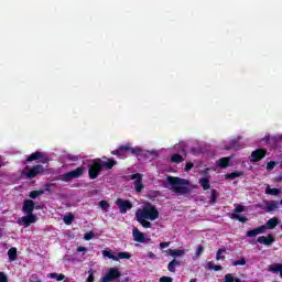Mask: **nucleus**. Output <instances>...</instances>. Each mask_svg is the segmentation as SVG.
Segmentation results:
<instances>
[{
    "instance_id": "6e6552de",
    "label": "nucleus",
    "mask_w": 282,
    "mask_h": 282,
    "mask_svg": "<svg viewBox=\"0 0 282 282\" xmlns=\"http://www.w3.org/2000/svg\"><path fill=\"white\" fill-rule=\"evenodd\" d=\"M121 276H122V273L120 272V270H118V268H110L108 272L105 274V276L101 278V282L116 281Z\"/></svg>"
},
{
    "instance_id": "09e8293b",
    "label": "nucleus",
    "mask_w": 282,
    "mask_h": 282,
    "mask_svg": "<svg viewBox=\"0 0 282 282\" xmlns=\"http://www.w3.org/2000/svg\"><path fill=\"white\" fill-rule=\"evenodd\" d=\"M0 282H8V275L3 272H0Z\"/></svg>"
},
{
    "instance_id": "393cba45",
    "label": "nucleus",
    "mask_w": 282,
    "mask_h": 282,
    "mask_svg": "<svg viewBox=\"0 0 282 282\" xmlns=\"http://www.w3.org/2000/svg\"><path fill=\"white\" fill-rule=\"evenodd\" d=\"M279 208V203L272 200L267 203V213H272L273 210H276Z\"/></svg>"
},
{
    "instance_id": "49530a36",
    "label": "nucleus",
    "mask_w": 282,
    "mask_h": 282,
    "mask_svg": "<svg viewBox=\"0 0 282 282\" xmlns=\"http://www.w3.org/2000/svg\"><path fill=\"white\" fill-rule=\"evenodd\" d=\"M194 166H195V164H193L192 162H187V163L185 164L184 171H185L186 173H188V171H191Z\"/></svg>"
},
{
    "instance_id": "9d476101",
    "label": "nucleus",
    "mask_w": 282,
    "mask_h": 282,
    "mask_svg": "<svg viewBox=\"0 0 282 282\" xmlns=\"http://www.w3.org/2000/svg\"><path fill=\"white\" fill-rule=\"evenodd\" d=\"M265 155H268L267 149H257L253 152H251L249 160L250 162H261V160H263Z\"/></svg>"
},
{
    "instance_id": "f704fd0d",
    "label": "nucleus",
    "mask_w": 282,
    "mask_h": 282,
    "mask_svg": "<svg viewBox=\"0 0 282 282\" xmlns=\"http://www.w3.org/2000/svg\"><path fill=\"white\" fill-rule=\"evenodd\" d=\"M101 252L104 257H107L108 259H112V261H118V258H116L117 256L112 254L111 251L102 250Z\"/></svg>"
},
{
    "instance_id": "bb28decb",
    "label": "nucleus",
    "mask_w": 282,
    "mask_h": 282,
    "mask_svg": "<svg viewBox=\"0 0 282 282\" xmlns=\"http://www.w3.org/2000/svg\"><path fill=\"white\" fill-rule=\"evenodd\" d=\"M9 261H17V248L12 247L8 251Z\"/></svg>"
},
{
    "instance_id": "a211bd4d",
    "label": "nucleus",
    "mask_w": 282,
    "mask_h": 282,
    "mask_svg": "<svg viewBox=\"0 0 282 282\" xmlns=\"http://www.w3.org/2000/svg\"><path fill=\"white\" fill-rule=\"evenodd\" d=\"M279 226V218L273 217L267 221L265 230H274Z\"/></svg>"
},
{
    "instance_id": "f8f14e48",
    "label": "nucleus",
    "mask_w": 282,
    "mask_h": 282,
    "mask_svg": "<svg viewBox=\"0 0 282 282\" xmlns=\"http://www.w3.org/2000/svg\"><path fill=\"white\" fill-rule=\"evenodd\" d=\"M18 224H23L25 228H30L32 224H36V215L34 214H26L21 219L18 220Z\"/></svg>"
},
{
    "instance_id": "39448f33",
    "label": "nucleus",
    "mask_w": 282,
    "mask_h": 282,
    "mask_svg": "<svg viewBox=\"0 0 282 282\" xmlns=\"http://www.w3.org/2000/svg\"><path fill=\"white\" fill-rule=\"evenodd\" d=\"M43 173H45V167H43V165H41V164H36L33 167L26 166L23 171V174L29 180H34V177H36V175H43Z\"/></svg>"
},
{
    "instance_id": "6ab92c4d",
    "label": "nucleus",
    "mask_w": 282,
    "mask_h": 282,
    "mask_svg": "<svg viewBox=\"0 0 282 282\" xmlns=\"http://www.w3.org/2000/svg\"><path fill=\"white\" fill-rule=\"evenodd\" d=\"M269 272H272L273 274H279L282 278V263H275L269 265Z\"/></svg>"
},
{
    "instance_id": "c756f323",
    "label": "nucleus",
    "mask_w": 282,
    "mask_h": 282,
    "mask_svg": "<svg viewBox=\"0 0 282 282\" xmlns=\"http://www.w3.org/2000/svg\"><path fill=\"white\" fill-rule=\"evenodd\" d=\"M207 268H208V270H215V272H219V271L224 270V267L214 264L213 261H209L207 263Z\"/></svg>"
},
{
    "instance_id": "412c9836",
    "label": "nucleus",
    "mask_w": 282,
    "mask_h": 282,
    "mask_svg": "<svg viewBox=\"0 0 282 282\" xmlns=\"http://www.w3.org/2000/svg\"><path fill=\"white\" fill-rule=\"evenodd\" d=\"M225 151H230V149H241L239 145V141L237 139H232L229 141L228 145H225Z\"/></svg>"
},
{
    "instance_id": "e433bc0d",
    "label": "nucleus",
    "mask_w": 282,
    "mask_h": 282,
    "mask_svg": "<svg viewBox=\"0 0 282 282\" xmlns=\"http://www.w3.org/2000/svg\"><path fill=\"white\" fill-rule=\"evenodd\" d=\"M116 259H118V261H120V259H131V254L127 251L124 252H119L117 256H116Z\"/></svg>"
},
{
    "instance_id": "f03ea898",
    "label": "nucleus",
    "mask_w": 282,
    "mask_h": 282,
    "mask_svg": "<svg viewBox=\"0 0 282 282\" xmlns=\"http://www.w3.org/2000/svg\"><path fill=\"white\" fill-rule=\"evenodd\" d=\"M102 160L98 159L88 165V176L90 180H97L98 175L102 173V169H108L111 171V169L118 164V161L113 159H107V156H102Z\"/></svg>"
},
{
    "instance_id": "473e14b6",
    "label": "nucleus",
    "mask_w": 282,
    "mask_h": 282,
    "mask_svg": "<svg viewBox=\"0 0 282 282\" xmlns=\"http://www.w3.org/2000/svg\"><path fill=\"white\" fill-rule=\"evenodd\" d=\"M99 206H100L101 210H104V213H109V208H110L109 202L100 200Z\"/></svg>"
},
{
    "instance_id": "37998d69",
    "label": "nucleus",
    "mask_w": 282,
    "mask_h": 282,
    "mask_svg": "<svg viewBox=\"0 0 282 282\" xmlns=\"http://www.w3.org/2000/svg\"><path fill=\"white\" fill-rule=\"evenodd\" d=\"M88 278H87V282H94L95 281V278H94V270L93 269H89L88 270Z\"/></svg>"
},
{
    "instance_id": "ea45409f",
    "label": "nucleus",
    "mask_w": 282,
    "mask_h": 282,
    "mask_svg": "<svg viewBox=\"0 0 282 282\" xmlns=\"http://www.w3.org/2000/svg\"><path fill=\"white\" fill-rule=\"evenodd\" d=\"M232 265L234 267H237V265H246V258H240L239 260H236L232 262Z\"/></svg>"
},
{
    "instance_id": "5701e85b",
    "label": "nucleus",
    "mask_w": 282,
    "mask_h": 282,
    "mask_svg": "<svg viewBox=\"0 0 282 282\" xmlns=\"http://www.w3.org/2000/svg\"><path fill=\"white\" fill-rule=\"evenodd\" d=\"M199 184L203 187V191H208L210 188V180L203 177L199 180Z\"/></svg>"
},
{
    "instance_id": "603ef678",
    "label": "nucleus",
    "mask_w": 282,
    "mask_h": 282,
    "mask_svg": "<svg viewBox=\"0 0 282 282\" xmlns=\"http://www.w3.org/2000/svg\"><path fill=\"white\" fill-rule=\"evenodd\" d=\"M234 282H241V279L236 278V280Z\"/></svg>"
},
{
    "instance_id": "7ed1b4c3",
    "label": "nucleus",
    "mask_w": 282,
    "mask_h": 282,
    "mask_svg": "<svg viewBox=\"0 0 282 282\" xmlns=\"http://www.w3.org/2000/svg\"><path fill=\"white\" fill-rule=\"evenodd\" d=\"M167 186L172 193H176L177 195H188L191 193V188L188 187V180L175 177V176H167Z\"/></svg>"
},
{
    "instance_id": "1a4fd4ad",
    "label": "nucleus",
    "mask_w": 282,
    "mask_h": 282,
    "mask_svg": "<svg viewBox=\"0 0 282 282\" xmlns=\"http://www.w3.org/2000/svg\"><path fill=\"white\" fill-rule=\"evenodd\" d=\"M35 160H40L42 164H47V162H50V159H47L45 154L39 151L33 152L31 155L26 156L25 162H35Z\"/></svg>"
},
{
    "instance_id": "423d86ee",
    "label": "nucleus",
    "mask_w": 282,
    "mask_h": 282,
    "mask_svg": "<svg viewBox=\"0 0 282 282\" xmlns=\"http://www.w3.org/2000/svg\"><path fill=\"white\" fill-rule=\"evenodd\" d=\"M85 174V166L76 167L75 170L67 172L62 175V182H70L72 180H77Z\"/></svg>"
},
{
    "instance_id": "7c9ffc66",
    "label": "nucleus",
    "mask_w": 282,
    "mask_h": 282,
    "mask_svg": "<svg viewBox=\"0 0 282 282\" xmlns=\"http://www.w3.org/2000/svg\"><path fill=\"white\" fill-rule=\"evenodd\" d=\"M50 279H55L56 281H65V274L63 273H50L48 274Z\"/></svg>"
},
{
    "instance_id": "20e7f679",
    "label": "nucleus",
    "mask_w": 282,
    "mask_h": 282,
    "mask_svg": "<svg viewBox=\"0 0 282 282\" xmlns=\"http://www.w3.org/2000/svg\"><path fill=\"white\" fill-rule=\"evenodd\" d=\"M140 155L142 153V149L140 147H131V143H127L123 145H120L117 150L111 151V155H117V158H127V155Z\"/></svg>"
},
{
    "instance_id": "aec40b11",
    "label": "nucleus",
    "mask_w": 282,
    "mask_h": 282,
    "mask_svg": "<svg viewBox=\"0 0 282 282\" xmlns=\"http://www.w3.org/2000/svg\"><path fill=\"white\" fill-rule=\"evenodd\" d=\"M170 257H184L186 251L184 249H169Z\"/></svg>"
},
{
    "instance_id": "ddd939ff",
    "label": "nucleus",
    "mask_w": 282,
    "mask_h": 282,
    "mask_svg": "<svg viewBox=\"0 0 282 282\" xmlns=\"http://www.w3.org/2000/svg\"><path fill=\"white\" fill-rule=\"evenodd\" d=\"M34 200L25 199L22 206V213H25V215H32L34 213Z\"/></svg>"
},
{
    "instance_id": "a18cd8bd",
    "label": "nucleus",
    "mask_w": 282,
    "mask_h": 282,
    "mask_svg": "<svg viewBox=\"0 0 282 282\" xmlns=\"http://www.w3.org/2000/svg\"><path fill=\"white\" fill-rule=\"evenodd\" d=\"M243 210H246V206L243 205H237L234 209L235 213H243Z\"/></svg>"
},
{
    "instance_id": "4d7b16f0",
    "label": "nucleus",
    "mask_w": 282,
    "mask_h": 282,
    "mask_svg": "<svg viewBox=\"0 0 282 282\" xmlns=\"http://www.w3.org/2000/svg\"><path fill=\"white\" fill-rule=\"evenodd\" d=\"M47 187H50V184H46Z\"/></svg>"
},
{
    "instance_id": "2eb2a0df",
    "label": "nucleus",
    "mask_w": 282,
    "mask_h": 282,
    "mask_svg": "<svg viewBox=\"0 0 282 282\" xmlns=\"http://www.w3.org/2000/svg\"><path fill=\"white\" fill-rule=\"evenodd\" d=\"M132 235H133L134 241H137L138 243H144V241H147L144 234L142 231H139L138 228H134L132 230Z\"/></svg>"
},
{
    "instance_id": "8fccbe9b",
    "label": "nucleus",
    "mask_w": 282,
    "mask_h": 282,
    "mask_svg": "<svg viewBox=\"0 0 282 282\" xmlns=\"http://www.w3.org/2000/svg\"><path fill=\"white\" fill-rule=\"evenodd\" d=\"M170 245H171V242H161L160 243V249L164 250L165 248H169Z\"/></svg>"
},
{
    "instance_id": "de8ad7c7",
    "label": "nucleus",
    "mask_w": 282,
    "mask_h": 282,
    "mask_svg": "<svg viewBox=\"0 0 282 282\" xmlns=\"http://www.w3.org/2000/svg\"><path fill=\"white\" fill-rule=\"evenodd\" d=\"M159 282H173V278H171V276H162V278H160Z\"/></svg>"
},
{
    "instance_id": "9b49d317",
    "label": "nucleus",
    "mask_w": 282,
    "mask_h": 282,
    "mask_svg": "<svg viewBox=\"0 0 282 282\" xmlns=\"http://www.w3.org/2000/svg\"><path fill=\"white\" fill-rule=\"evenodd\" d=\"M142 177H143V175L140 173H135L130 176V180H135L134 181V191L137 193H141L142 191H144V183H142Z\"/></svg>"
},
{
    "instance_id": "58836bf2",
    "label": "nucleus",
    "mask_w": 282,
    "mask_h": 282,
    "mask_svg": "<svg viewBox=\"0 0 282 282\" xmlns=\"http://www.w3.org/2000/svg\"><path fill=\"white\" fill-rule=\"evenodd\" d=\"M202 254H204V246H198L195 252V257L196 259H199V257H202Z\"/></svg>"
},
{
    "instance_id": "cd10ccee",
    "label": "nucleus",
    "mask_w": 282,
    "mask_h": 282,
    "mask_svg": "<svg viewBox=\"0 0 282 282\" xmlns=\"http://www.w3.org/2000/svg\"><path fill=\"white\" fill-rule=\"evenodd\" d=\"M45 193V191L40 189V191H32L29 193V197L31 199H36V197H41V195H43Z\"/></svg>"
},
{
    "instance_id": "4468645a",
    "label": "nucleus",
    "mask_w": 282,
    "mask_h": 282,
    "mask_svg": "<svg viewBox=\"0 0 282 282\" xmlns=\"http://www.w3.org/2000/svg\"><path fill=\"white\" fill-rule=\"evenodd\" d=\"M257 242L262 246H272V243H274V236H272V234H269L268 237L260 236L258 237Z\"/></svg>"
},
{
    "instance_id": "4c0bfd02",
    "label": "nucleus",
    "mask_w": 282,
    "mask_h": 282,
    "mask_svg": "<svg viewBox=\"0 0 282 282\" xmlns=\"http://www.w3.org/2000/svg\"><path fill=\"white\" fill-rule=\"evenodd\" d=\"M73 221H74V215L73 214L64 217V223L66 224V226L72 225Z\"/></svg>"
},
{
    "instance_id": "6e6d98bb",
    "label": "nucleus",
    "mask_w": 282,
    "mask_h": 282,
    "mask_svg": "<svg viewBox=\"0 0 282 282\" xmlns=\"http://www.w3.org/2000/svg\"><path fill=\"white\" fill-rule=\"evenodd\" d=\"M36 282H43V281H41V280H36Z\"/></svg>"
},
{
    "instance_id": "72a5a7b5",
    "label": "nucleus",
    "mask_w": 282,
    "mask_h": 282,
    "mask_svg": "<svg viewBox=\"0 0 282 282\" xmlns=\"http://www.w3.org/2000/svg\"><path fill=\"white\" fill-rule=\"evenodd\" d=\"M231 219H237L241 224H246V221H248V218H246L245 216H241L239 214H231Z\"/></svg>"
},
{
    "instance_id": "3c124183",
    "label": "nucleus",
    "mask_w": 282,
    "mask_h": 282,
    "mask_svg": "<svg viewBox=\"0 0 282 282\" xmlns=\"http://www.w3.org/2000/svg\"><path fill=\"white\" fill-rule=\"evenodd\" d=\"M77 252H84V254H85V253H87V248L86 247H78Z\"/></svg>"
},
{
    "instance_id": "c03bdc74",
    "label": "nucleus",
    "mask_w": 282,
    "mask_h": 282,
    "mask_svg": "<svg viewBox=\"0 0 282 282\" xmlns=\"http://www.w3.org/2000/svg\"><path fill=\"white\" fill-rule=\"evenodd\" d=\"M235 276H232V274L231 273H227L226 275H225V282H235Z\"/></svg>"
},
{
    "instance_id": "79ce46f5",
    "label": "nucleus",
    "mask_w": 282,
    "mask_h": 282,
    "mask_svg": "<svg viewBox=\"0 0 282 282\" xmlns=\"http://www.w3.org/2000/svg\"><path fill=\"white\" fill-rule=\"evenodd\" d=\"M84 239L85 241H91L94 239V231L85 234Z\"/></svg>"
},
{
    "instance_id": "4be33fe9",
    "label": "nucleus",
    "mask_w": 282,
    "mask_h": 282,
    "mask_svg": "<svg viewBox=\"0 0 282 282\" xmlns=\"http://www.w3.org/2000/svg\"><path fill=\"white\" fill-rule=\"evenodd\" d=\"M226 248H220L216 252V261H226Z\"/></svg>"
},
{
    "instance_id": "b1692460",
    "label": "nucleus",
    "mask_w": 282,
    "mask_h": 282,
    "mask_svg": "<svg viewBox=\"0 0 282 282\" xmlns=\"http://www.w3.org/2000/svg\"><path fill=\"white\" fill-rule=\"evenodd\" d=\"M243 172L235 171L229 174H226V180H237V177H242Z\"/></svg>"
},
{
    "instance_id": "0eeeda50",
    "label": "nucleus",
    "mask_w": 282,
    "mask_h": 282,
    "mask_svg": "<svg viewBox=\"0 0 282 282\" xmlns=\"http://www.w3.org/2000/svg\"><path fill=\"white\" fill-rule=\"evenodd\" d=\"M116 204L121 215H127V212L133 208V203L129 199L117 198Z\"/></svg>"
},
{
    "instance_id": "c85d7f7f",
    "label": "nucleus",
    "mask_w": 282,
    "mask_h": 282,
    "mask_svg": "<svg viewBox=\"0 0 282 282\" xmlns=\"http://www.w3.org/2000/svg\"><path fill=\"white\" fill-rule=\"evenodd\" d=\"M267 195H281V189L280 188H270V186L267 187L265 189Z\"/></svg>"
},
{
    "instance_id": "864d4df0",
    "label": "nucleus",
    "mask_w": 282,
    "mask_h": 282,
    "mask_svg": "<svg viewBox=\"0 0 282 282\" xmlns=\"http://www.w3.org/2000/svg\"><path fill=\"white\" fill-rule=\"evenodd\" d=\"M34 208H35V210H39L41 207H39V206H36V205H35V207H34Z\"/></svg>"
},
{
    "instance_id": "dca6fc26",
    "label": "nucleus",
    "mask_w": 282,
    "mask_h": 282,
    "mask_svg": "<svg viewBox=\"0 0 282 282\" xmlns=\"http://www.w3.org/2000/svg\"><path fill=\"white\" fill-rule=\"evenodd\" d=\"M265 228H267L265 225H262L258 228L251 229V230L247 231L246 237H257V235L263 234Z\"/></svg>"
},
{
    "instance_id": "a19ab883",
    "label": "nucleus",
    "mask_w": 282,
    "mask_h": 282,
    "mask_svg": "<svg viewBox=\"0 0 282 282\" xmlns=\"http://www.w3.org/2000/svg\"><path fill=\"white\" fill-rule=\"evenodd\" d=\"M275 166H276V162L270 161L267 163V171H273Z\"/></svg>"
},
{
    "instance_id": "a878e982",
    "label": "nucleus",
    "mask_w": 282,
    "mask_h": 282,
    "mask_svg": "<svg viewBox=\"0 0 282 282\" xmlns=\"http://www.w3.org/2000/svg\"><path fill=\"white\" fill-rule=\"evenodd\" d=\"M184 161V156H182L178 153H175L171 156V162H173L174 164H180Z\"/></svg>"
},
{
    "instance_id": "c9c22d12",
    "label": "nucleus",
    "mask_w": 282,
    "mask_h": 282,
    "mask_svg": "<svg viewBox=\"0 0 282 282\" xmlns=\"http://www.w3.org/2000/svg\"><path fill=\"white\" fill-rule=\"evenodd\" d=\"M209 204H217V189H212Z\"/></svg>"
},
{
    "instance_id": "f3484780",
    "label": "nucleus",
    "mask_w": 282,
    "mask_h": 282,
    "mask_svg": "<svg viewBox=\"0 0 282 282\" xmlns=\"http://www.w3.org/2000/svg\"><path fill=\"white\" fill-rule=\"evenodd\" d=\"M217 166L219 169H228L230 166V158L229 156H225L221 158L217 161Z\"/></svg>"
},
{
    "instance_id": "5fc2aeb1",
    "label": "nucleus",
    "mask_w": 282,
    "mask_h": 282,
    "mask_svg": "<svg viewBox=\"0 0 282 282\" xmlns=\"http://www.w3.org/2000/svg\"><path fill=\"white\" fill-rule=\"evenodd\" d=\"M130 281V278H126L124 282H129Z\"/></svg>"
},
{
    "instance_id": "f257e3e1",
    "label": "nucleus",
    "mask_w": 282,
    "mask_h": 282,
    "mask_svg": "<svg viewBox=\"0 0 282 282\" xmlns=\"http://www.w3.org/2000/svg\"><path fill=\"white\" fill-rule=\"evenodd\" d=\"M159 217L160 212L158 210V207L151 205L150 203L135 212V219L143 228H151V221H155V219Z\"/></svg>"
},
{
    "instance_id": "2f4dec72",
    "label": "nucleus",
    "mask_w": 282,
    "mask_h": 282,
    "mask_svg": "<svg viewBox=\"0 0 282 282\" xmlns=\"http://www.w3.org/2000/svg\"><path fill=\"white\" fill-rule=\"evenodd\" d=\"M175 265H180V261H176L173 259L169 264H167V270L169 272L175 273Z\"/></svg>"
}]
</instances>
